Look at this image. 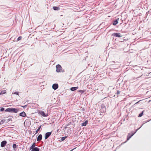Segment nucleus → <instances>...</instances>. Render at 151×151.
<instances>
[{"instance_id": "1", "label": "nucleus", "mask_w": 151, "mask_h": 151, "mask_svg": "<svg viewBox=\"0 0 151 151\" xmlns=\"http://www.w3.org/2000/svg\"><path fill=\"white\" fill-rule=\"evenodd\" d=\"M56 71L57 72H64V70H62V67L60 65L58 64L56 65Z\"/></svg>"}, {"instance_id": "2", "label": "nucleus", "mask_w": 151, "mask_h": 151, "mask_svg": "<svg viewBox=\"0 0 151 151\" xmlns=\"http://www.w3.org/2000/svg\"><path fill=\"white\" fill-rule=\"evenodd\" d=\"M100 112L102 113L106 112L105 105L104 104H102L101 105Z\"/></svg>"}, {"instance_id": "3", "label": "nucleus", "mask_w": 151, "mask_h": 151, "mask_svg": "<svg viewBox=\"0 0 151 151\" xmlns=\"http://www.w3.org/2000/svg\"><path fill=\"white\" fill-rule=\"evenodd\" d=\"M112 35L118 37H120L122 36L121 34L119 33H114Z\"/></svg>"}, {"instance_id": "4", "label": "nucleus", "mask_w": 151, "mask_h": 151, "mask_svg": "<svg viewBox=\"0 0 151 151\" xmlns=\"http://www.w3.org/2000/svg\"><path fill=\"white\" fill-rule=\"evenodd\" d=\"M132 132H131L129 133L128 134V135L127 137V140L125 142H123V143L126 142H127V141L129 140V139L130 138H131V137H132Z\"/></svg>"}, {"instance_id": "5", "label": "nucleus", "mask_w": 151, "mask_h": 151, "mask_svg": "<svg viewBox=\"0 0 151 151\" xmlns=\"http://www.w3.org/2000/svg\"><path fill=\"white\" fill-rule=\"evenodd\" d=\"M52 134V132H48L46 133L45 135V139H47Z\"/></svg>"}, {"instance_id": "6", "label": "nucleus", "mask_w": 151, "mask_h": 151, "mask_svg": "<svg viewBox=\"0 0 151 151\" xmlns=\"http://www.w3.org/2000/svg\"><path fill=\"white\" fill-rule=\"evenodd\" d=\"M6 143L7 142L6 141H3L1 143V147H4L6 145Z\"/></svg>"}, {"instance_id": "7", "label": "nucleus", "mask_w": 151, "mask_h": 151, "mask_svg": "<svg viewBox=\"0 0 151 151\" xmlns=\"http://www.w3.org/2000/svg\"><path fill=\"white\" fill-rule=\"evenodd\" d=\"M18 109L15 108H11V112L17 113L18 111Z\"/></svg>"}, {"instance_id": "8", "label": "nucleus", "mask_w": 151, "mask_h": 151, "mask_svg": "<svg viewBox=\"0 0 151 151\" xmlns=\"http://www.w3.org/2000/svg\"><path fill=\"white\" fill-rule=\"evenodd\" d=\"M58 86L57 84H54L52 86V88L54 90H56L58 88Z\"/></svg>"}, {"instance_id": "9", "label": "nucleus", "mask_w": 151, "mask_h": 151, "mask_svg": "<svg viewBox=\"0 0 151 151\" xmlns=\"http://www.w3.org/2000/svg\"><path fill=\"white\" fill-rule=\"evenodd\" d=\"M42 135L41 134L39 135V136H38L37 138V141H40L42 139Z\"/></svg>"}, {"instance_id": "10", "label": "nucleus", "mask_w": 151, "mask_h": 151, "mask_svg": "<svg viewBox=\"0 0 151 151\" xmlns=\"http://www.w3.org/2000/svg\"><path fill=\"white\" fill-rule=\"evenodd\" d=\"M19 115L20 116L22 117H25L26 116V114L24 111H23L21 113H20L19 114Z\"/></svg>"}, {"instance_id": "11", "label": "nucleus", "mask_w": 151, "mask_h": 151, "mask_svg": "<svg viewBox=\"0 0 151 151\" xmlns=\"http://www.w3.org/2000/svg\"><path fill=\"white\" fill-rule=\"evenodd\" d=\"M40 114L43 116L45 117L47 116V115L45 114L44 112L43 111H41L40 112Z\"/></svg>"}, {"instance_id": "12", "label": "nucleus", "mask_w": 151, "mask_h": 151, "mask_svg": "<svg viewBox=\"0 0 151 151\" xmlns=\"http://www.w3.org/2000/svg\"><path fill=\"white\" fill-rule=\"evenodd\" d=\"M31 151H39L40 149L37 147H35L32 149Z\"/></svg>"}, {"instance_id": "13", "label": "nucleus", "mask_w": 151, "mask_h": 151, "mask_svg": "<svg viewBox=\"0 0 151 151\" xmlns=\"http://www.w3.org/2000/svg\"><path fill=\"white\" fill-rule=\"evenodd\" d=\"M119 19H115L113 21V25H115L117 24L118 23V21L119 20Z\"/></svg>"}, {"instance_id": "14", "label": "nucleus", "mask_w": 151, "mask_h": 151, "mask_svg": "<svg viewBox=\"0 0 151 151\" xmlns=\"http://www.w3.org/2000/svg\"><path fill=\"white\" fill-rule=\"evenodd\" d=\"M35 146H36L35 142L33 143V144L30 147V148H29L30 150H32V149L35 147Z\"/></svg>"}, {"instance_id": "15", "label": "nucleus", "mask_w": 151, "mask_h": 151, "mask_svg": "<svg viewBox=\"0 0 151 151\" xmlns=\"http://www.w3.org/2000/svg\"><path fill=\"white\" fill-rule=\"evenodd\" d=\"M78 88V87H72L70 88V90L72 91H74Z\"/></svg>"}, {"instance_id": "16", "label": "nucleus", "mask_w": 151, "mask_h": 151, "mask_svg": "<svg viewBox=\"0 0 151 151\" xmlns=\"http://www.w3.org/2000/svg\"><path fill=\"white\" fill-rule=\"evenodd\" d=\"M88 121L87 120H86L83 123L81 124L82 126H86L88 124Z\"/></svg>"}, {"instance_id": "17", "label": "nucleus", "mask_w": 151, "mask_h": 151, "mask_svg": "<svg viewBox=\"0 0 151 151\" xmlns=\"http://www.w3.org/2000/svg\"><path fill=\"white\" fill-rule=\"evenodd\" d=\"M53 9L55 10H59L60 8L58 6H53Z\"/></svg>"}, {"instance_id": "18", "label": "nucleus", "mask_w": 151, "mask_h": 151, "mask_svg": "<svg viewBox=\"0 0 151 151\" xmlns=\"http://www.w3.org/2000/svg\"><path fill=\"white\" fill-rule=\"evenodd\" d=\"M6 120L5 119H2L0 122V124H2L5 122H6Z\"/></svg>"}, {"instance_id": "19", "label": "nucleus", "mask_w": 151, "mask_h": 151, "mask_svg": "<svg viewBox=\"0 0 151 151\" xmlns=\"http://www.w3.org/2000/svg\"><path fill=\"white\" fill-rule=\"evenodd\" d=\"M6 93V91L5 90H2L0 93V95L4 94Z\"/></svg>"}, {"instance_id": "20", "label": "nucleus", "mask_w": 151, "mask_h": 151, "mask_svg": "<svg viewBox=\"0 0 151 151\" xmlns=\"http://www.w3.org/2000/svg\"><path fill=\"white\" fill-rule=\"evenodd\" d=\"M11 108H7L5 110V111L6 112H11Z\"/></svg>"}, {"instance_id": "21", "label": "nucleus", "mask_w": 151, "mask_h": 151, "mask_svg": "<svg viewBox=\"0 0 151 151\" xmlns=\"http://www.w3.org/2000/svg\"><path fill=\"white\" fill-rule=\"evenodd\" d=\"M12 117H10L8 119L6 120V123L8 122L9 121H12Z\"/></svg>"}, {"instance_id": "22", "label": "nucleus", "mask_w": 151, "mask_h": 151, "mask_svg": "<svg viewBox=\"0 0 151 151\" xmlns=\"http://www.w3.org/2000/svg\"><path fill=\"white\" fill-rule=\"evenodd\" d=\"M41 127V125L40 126V127H39L38 129L36 131L35 134H36L38 132V131L40 130V129Z\"/></svg>"}, {"instance_id": "23", "label": "nucleus", "mask_w": 151, "mask_h": 151, "mask_svg": "<svg viewBox=\"0 0 151 151\" xmlns=\"http://www.w3.org/2000/svg\"><path fill=\"white\" fill-rule=\"evenodd\" d=\"M66 138V136L63 137L61 138L60 139L62 141H64Z\"/></svg>"}, {"instance_id": "24", "label": "nucleus", "mask_w": 151, "mask_h": 151, "mask_svg": "<svg viewBox=\"0 0 151 151\" xmlns=\"http://www.w3.org/2000/svg\"><path fill=\"white\" fill-rule=\"evenodd\" d=\"M13 147L14 149L16 148H17V146L16 144H14L13 145Z\"/></svg>"}, {"instance_id": "25", "label": "nucleus", "mask_w": 151, "mask_h": 151, "mask_svg": "<svg viewBox=\"0 0 151 151\" xmlns=\"http://www.w3.org/2000/svg\"><path fill=\"white\" fill-rule=\"evenodd\" d=\"M143 111H142L141 113L140 114H139V117H141V116H142V115L143 114Z\"/></svg>"}, {"instance_id": "26", "label": "nucleus", "mask_w": 151, "mask_h": 151, "mask_svg": "<svg viewBox=\"0 0 151 151\" xmlns=\"http://www.w3.org/2000/svg\"><path fill=\"white\" fill-rule=\"evenodd\" d=\"M22 37L21 36H20L18 37V38L17 39L18 40H20L22 39Z\"/></svg>"}, {"instance_id": "27", "label": "nucleus", "mask_w": 151, "mask_h": 151, "mask_svg": "<svg viewBox=\"0 0 151 151\" xmlns=\"http://www.w3.org/2000/svg\"><path fill=\"white\" fill-rule=\"evenodd\" d=\"M120 94V91L119 90H117L116 92V94L118 95Z\"/></svg>"}, {"instance_id": "28", "label": "nucleus", "mask_w": 151, "mask_h": 151, "mask_svg": "<svg viewBox=\"0 0 151 151\" xmlns=\"http://www.w3.org/2000/svg\"><path fill=\"white\" fill-rule=\"evenodd\" d=\"M14 94H16L17 95H19V93L17 92H15L14 93Z\"/></svg>"}, {"instance_id": "29", "label": "nucleus", "mask_w": 151, "mask_h": 151, "mask_svg": "<svg viewBox=\"0 0 151 151\" xmlns=\"http://www.w3.org/2000/svg\"><path fill=\"white\" fill-rule=\"evenodd\" d=\"M4 110V108H2L0 109V111H3Z\"/></svg>"}, {"instance_id": "30", "label": "nucleus", "mask_w": 151, "mask_h": 151, "mask_svg": "<svg viewBox=\"0 0 151 151\" xmlns=\"http://www.w3.org/2000/svg\"><path fill=\"white\" fill-rule=\"evenodd\" d=\"M79 92H82V93H83L84 92V91H83V90H79Z\"/></svg>"}, {"instance_id": "31", "label": "nucleus", "mask_w": 151, "mask_h": 151, "mask_svg": "<svg viewBox=\"0 0 151 151\" xmlns=\"http://www.w3.org/2000/svg\"><path fill=\"white\" fill-rule=\"evenodd\" d=\"M26 106H26V105H25V106H23L22 107H24V108H25V107H26Z\"/></svg>"}, {"instance_id": "32", "label": "nucleus", "mask_w": 151, "mask_h": 151, "mask_svg": "<svg viewBox=\"0 0 151 151\" xmlns=\"http://www.w3.org/2000/svg\"><path fill=\"white\" fill-rule=\"evenodd\" d=\"M74 149H75V148H74ZM74 149H72V150H70V151H72Z\"/></svg>"}, {"instance_id": "33", "label": "nucleus", "mask_w": 151, "mask_h": 151, "mask_svg": "<svg viewBox=\"0 0 151 151\" xmlns=\"http://www.w3.org/2000/svg\"><path fill=\"white\" fill-rule=\"evenodd\" d=\"M139 101H139L137 102V103H135V104H136V103H138L139 102Z\"/></svg>"}]
</instances>
